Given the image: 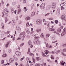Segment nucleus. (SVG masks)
<instances>
[{
	"mask_svg": "<svg viewBox=\"0 0 66 66\" xmlns=\"http://www.w3.org/2000/svg\"><path fill=\"white\" fill-rule=\"evenodd\" d=\"M2 13L3 14V15L2 16V17H4V13H3V12H2Z\"/></svg>",
	"mask_w": 66,
	"mask_h": 66,
	"instance_id": "nucleus-56",
	"label": "nucleus"
},
{
	"mask_svg": "<svg viewBox=\"0 0 66 66\" xmlns=\"http://www.w3.org/2000/svg\"><path fill=\"white\" fill-rule=\"evenodd\" d=\"M6 56H7V55H6V53L4 54L3 55H2V57H5Z\"/></svg>",
	"mask_w": 66,
	"mask_h": 66,
	"instance_id": "nucleus-26",
	"label": "nucleus"
},
{
	"mask_svg": "<svg viewBox=\"0 0 66 66\" xmlns=\"http://www.w3.org/2000/svg\"><path fill=\"white\" fill-rule=\"evenodd\" d=\"M49 48H52V46L51 45H50V46H49Z\"/></svg>",
	"mask_w": 66,
	"mask_h": 66,
	"instance_id": "nucleus-63",
	"label": "nucleus"
},
{
	"mask_svg": "<svg viewBox=\"0 0 66 66\" xmlns=\"http://www.w3.org/2000/svg\"><path fill=\"white\" fill-rule=\"evenodd\" d=\"M20 29V27L19 26H17L16 27V30H19Z\"/></svg>",
	"mask_w": 66,
	"mask_h": 66,
	"instance_id": "nucleus-24",
	"label": "nucleus"
},
{
	"mask_svg": "<svg viewBox=\"0 0 66 66\" xmlns=\"http://www.w3.org/2000/svg\"><path fill=\"white\" fill-rule=\"evenodd\" d=\"M47 62H51V61H50V60L49 59H47Z\"/></svg>",
	"mask_w": 66,
	"mask_h": 66,
	"instance_id": "nucleus-50",
	"label": "nucleus"
},
{
	"mask_svg": "<svg viewBox=\"0 0 66 66\" xmlns=\"http://www.w3.org/2000/svg\"><path fill=\"white\" fill-rule=\"evenodd\" d=\"M10 63H13V62H14V59L13 58H11L9 60V61Z\"/></svg>",
	"mask_w": 66,
	"mask_h": 66,
	"instance_id": "nucleus-15",
	"label": "nucleus"
},
{
	"mask_svg": "<svg viewBox=\"0 0 66 66\" xmlns=\"http://www.w3.org/2000/svg\"><path fill=\"white\" fill-rule=\"evenodd\" d=\"M18 14H19V13H21V10L20 9H19L18 10Z\"/></svg>",
	"mask_w": 66,
	"mask_h": 66,
	"instance_id": "nucleus-23",
	"label": "nucleus"
},
{
	"mask_svg": "<svg viewBox=\"0 0 66 66\" xmlns=\"http://www.w3.org/2000/svg\"><path fill=\"white\" fill-rule=\"evenodd\" d=\"M30 47L31 48H33V45H31Z\"/></svg>",
	"mask_w": 66,
	"mask_h": 66,
	"instance_id": "nucleus-59",
	"label": "nucleus"
},
{
	"mask_svg": "<svg viewBox=\"0 0 66 66\" xmlns=\"http://www.w3.org/2000/svg\"><path fill=\"white\" fill-rule=\"evenodd\" d=\"M1 26H2V29H4V24L3 23H1Z\"/></svg>",
	"mask_w": 66,
	"mask_h": 66,
	"instance_id": "nucleus-30",
	"label": "nucleus"
},
{
	"mask_svg": "<svg viewBox=\"0 0 66 66\" xmlns=\"http://www.w3.org/2000/svg\"><path fill=\"white\" fill-rule=\"evenodd\" d=\"M26 59L27 61H30V59L28 57H27Z\"/></svg>",
	"mask_w": 66,
	"mask_h": 66,
	"instance_id": "nucleus-52",
	"label": "nucleus"
},
{
	"mask_svg": "<svg viewBox=\"0 0 66 66\" xmlns=\"http://www.w3.org/2000/svg\"><path fill=\"white\" fill-rule=\"evenodd\" d=\"M10 31H7L6 33H7V34H9V33H10Z\"/></svg>",
	"mask_w": 66,
	"mask_h": 66,
	"instance_id": "nucleus-61",
	"label": "nucleus"
},
{
	"mask_svg": "<svg viewBox=\"0 0 66 66\" xmlns=\"http://www.w3.org/2000/svg\"><path fill=\"white\" fill-rule=\"evenodd\" d=\"M10 44V42H7V43H6L5 46L6 48H7L8 47H9V45Z\"/></svg>",
	"mask_w": 66,
	"mask_h": 66,
	"instance_id": "nucleus-17",
	"label": "nucleus"
},
{
	"mask_svg": "<svg viewBox=\"0 0 66 66\" xmlns=\"http://www.w3.org/2000/svg\"><path fill=\"white\" fill-rule=\"evenodd\" d=\"M48 46H49L48 44V43H47L46 45V48L47 49H48Z\"/></svg>",
	"mask_w": 66,
	"mask_h": 66,
	"instance_id": "nucleus-37",
	"label": "nucleus"
},
{
	"mask_svg": "<svg viewBox=\"0 0 66 66\" xmlns=\"http://www.w3.org/2000/svg\"><path fill=\"white\" fill-rule=\"evenodd\" d=\"M45 54H46V55L48 54V53H50V54H51V53H52V54H55V52L54 51H53L52 52H49V51H48V50H45Z\"/></svg>",
	"mask_w": 66,
	"mask_h": 66,
	"instance_id": "nucleus-4",
	"label": "nucleus"
},
{
	"mask_svg": "<svg viewBox=\"0 0 66 66\" xmlns=\"http://www.w3.org/2000/svg\"><path fill=\"white\" fill-rule=\"evenodd\" d=\"M36 60L37 61H39V60H40V58L38 57H36Z\"/></svg>",
	"mask_w": 66,
	"mask_h": 66,
	"instance_id": "nucleus-34",
	"label": "nucleus"
},
{
	"mask_svg": "<svg viewBox=\"0 0 66 66\" xmlns=\"http://www.w3.org/2000/svg\"><path fill=\"white\" fill-rule=\"evenodd\" d=\"M42 21L40 19H39L38 20L36 21V23L37 24H40L42 23Z\"/></svg>",
	"mask_w": 66,
	"mask_h": 66,
	"instance_id": "nucleus-5",
	"label": "nucleus"
},
{
	"mask_svg": "<svg viewBox=\"0 0 66 66\" xmlns=\"http://www.w3.org/2000/svg\"><path fill=\"white\" fill-rule=\"evenodd\" d=\"M66 16L65 15H63L61 17V18L62 20H63L65 19V18Z\"/></svg>",
	"mask_w": 66,
	"mask_h": 66,
	"instance_id": "nucleus-12",
	"label": "nucleus"
},
{
	"mask_svg": "<svg viewBox=\"0 0 66 66\" xmlns=\"http://www.w3.org/2000/svg\"><path fill=\"white\" fill-rule=\"evenodd\" d=\"M61 55H63V56H66V54H65L64 52H62L61 53Z\"/></svg>",
	"mask_w": 66,
	"mask_h": 66,
	"instance_id": "nucleus-20",
	"label": "nucleus"
},
{
	"mask_svg": "<svg viewBox=\"0 0 66 66\" xmlns=\"http://www.w3.org/2000/svg\"><path fill=\"white\" fill-rule=\"evenodd\" d=\"M51 7V6L50 5H48L47 7V9L48 11L50 10V9Z\"/></svg>",
	"mask_w": 66,
	"mask_h": 66,
	"instance_id": "nucleus-22",
	"label": "nucleus"
},
{
	"mask_svg": "<svg viewBox=\"0 0 66 66\" xmlns=\"http://www.w3.org/2000/svg\"><path fill=\"white\" fill-rule=\"evenodd\" d=\"M26 3V0H23V4H24Z\"/></svg>",
	"mask_w": 66,
	"mask_h": 66,
	"instance_id": "nucleus-47",
	"label": "nucleus"
},
{
	"mask_svg": "<svg viewBox=\"0 0 66 66\" xmlns=\"http://www.w3.org/2000/svg\"><path fill=\"white\" fill-rule=\"evenodd\" d=\"M25 19L26 20H30V18L28 16Z\"/></svg>",
	"mask_w": 66,
	"mask_h": 66,
	"instance_id": "nucleus-27",
	"label": "nucleus"
},
{
	"mask_svg": "<svg viewBox=\"0 0 66 66\" xmlns=\"http://www.w3.org/2000/svg\"><path fill=\"white\" fill-rule=\"evenodd\" d=\"M35 38H37V39H38V38H39V36L36 37H35Z\"/></svg>",
	"mask_w": 66,
	"mask_h": 66,
	"instance_id": "nucleus-57",
	"label": "nucleus"
},
{
	"mask_svg": "<svg viewBox=\"0 0 66 66\" xmlns=\"http://www.w3.org/2000/svg\"><path fill=\"white\" fill-rule=\"evenodd\" d=\"M31 53V52H30V51H28V52L27 53V54L28 53Z\"/></svg>",
	"mask_w": 66,
	"mask_h": 66,
	"instance_id": "nucleus-58",
	"label": "nucleus"
},
{
	"mask_svg": "<svg viewBox=\"0 0 66 66\" xmlns=\"http://www.w3.org/2000/svg\"><path fill=\"white\" fill-rule=\"evenodd\" d=\"M11 52V50H9L8 51V52L10 53Z\"/></svg>",
	"mask_w": 66,
	"mask_h": 66,
	"instance_id": "nucleus-60",
	"label": "nucleus"
},
{
	"mask_svg": "<svg viewBox=\"0 0 66 66\" xmlns=\"http://www.w3.org/2000/svg\"><path fill=\"white\" fill-rule=\"evenodd\" d=\"M21 39V36L19 37L16 39V40H19Z\"/></svg>",
	"mask_w": 66,
	"mask_h": 66,
	"instance_id": "nucleus-36",
	"label": "nucleus"
},
{
	"mask_svg": "<svg viewBox=\"0 0 66 66\" xmlns=\"http://www.w3.org/2000/svg\"><path fill=\"white\" fill-rule=\"evenodd\" d=\"M58 22H59V21L58 20H55V23L56 24H57Z\"/></svg>",
	"mask_w": 66,
	"mask_h": 66,
	"instance_id": "nucleus-35",
	"label": "nucleus"
},
{
	"mask_svg": "<svg viewBox=\"0 0 66 66\" xmlns=\"http://www.w3.org/2000/svg\"><path fill=\"white\" fill-rule=\"evenodd\" d=\"M26 30L27 34H30V31L29 30V29H26Z\"/></svg>",
	"mask_w": 66,
	"mask_h": 66,
	"instance_id": "nucleus-16",
	"label": "nucleus"
},
{
	"mask_svg": "<svg viewBox=\"0 0 66 66\" xmlns=\"http://www.w3.org/2000/svg\"><path fill=\"white\" fill-rule=\"evenodd\" d=\"M26 27H30V24L29 23V22H28L26 24Z\"/></svg>",
	"mask_w": 66,
	"mask_h": 66,
	"instance_id": "nucleus-31",
	"label": "nucleus"
},
{
	"mask_svg": "<svg viewBox=\"0 0 66 66\" xmlns=\"http://www.w3.org/2000/svg\"><path fill=\"white\" fill-rule=\"evenodd\" d=\"M56 3L55 2H53L52 3L51 5V7L52 9H55L56 7Z\"/></svg>",
	"mask_w": 66,
	"mask_h": 66,
	"instance_id": "nucleus-2",
	"label": "nucleus"
},
{
	"mask_svg": "<svg viewBox=\"0 0 66 66\" xmlns=\"http://www.w3.org/2000/svg\"><path fill=\"white\" fill-rule=\"evenodd\" d=\"M51 23L54 24V22H53L52 21H51Z\"/></svg>",
	"mask_w": 66,
	"mask_h": 66,
	"instance_id": "nucleus-62",
	"label": "nucleus"
},
{
	"mask_svg": "<svg viewBox=\"0 0 66 66\" xmlns=\"http://www.w3.org/2000/svg\"><path fill=\"white\" fill-rule=\"evenodd\" d=\"M1 64H4V60H3L1 61Z\"/></svg>",
	"mask_w": 66,
	"mask_h": 66,
	"instance_id": "nucleus-48",
	"label": "nucleus"
},
{
	"mask_svg": "<svg viewBox=\"0 0 66 66\" xmlns=\"http://www.w3.org/2000/svg\"><path fill=\"white\" fill-rule=\"evenodd\" d=\"M31 6L32 7H33V6H34V4H32L31 5Z\"/></svg>",
	"mask_w": 66,
	"mask_h": 66,
	"instance_id": "nucleus-54",
	"label": "nucleus"
},
{
	"mask_svg": "<svg viewBox=\"0 0 66 66\" xmlns=\"http://www.w3.org/2000/svg\"><path fill=\"white\" fill-rule=\"evenodd\" d=\"M4 34H2L1 35V37L2 38H3V37H4Z\"/></svg>",
	"mask_w": 66,
	"mask_h": 66,
	"instance_id": "nucleus-45",
	"label": "nucleus"
},
{
	"mask_svg": "<svg viewBox=\"0 0 66 66\" xmlns=\"http://www.w3.org/2000/svg\"><path fill=\"white\" fill-rule=\"evenodd\" d=\"M64 62V61H60V64L61 65H62L63 64V62Z\"/></svg>",
	"mask_w": 66,
	"mask_h": 66,
	"instance_id": "nucleus-33",
	"label": "nucleus"
},
{
	"mask_svg": "<svg viewBox=\"0 0 66 66\" xmlns=\"http://www.w3.org/2000/svg\"><path fill=\"white\" fill-rule=\"evenodd\" d=\"M56 14H58V15H60V10L59 9H57L56 11Z\"/></svg>",
	"mask_w": 66,
	"mask_h": 66,
	"instance_id": "nucleus-13",
	"label": "nucleus"
},
{
	"mask_svg": "<svg viewBox=\"0 0 66 66\" xmlns=\"http://www.w3.org/2000/svg\"><path fill=\"white\" fill-rule=\"evenodd\" d=\"M66 4V3L65 2H64L62 3L61 4H60V6L61 7H63V6H64L65 4Z\"/></svg>",
	"mask_w": 66,
	"mask_h": 66,
	"instance_id": "nucleus-18",
	"label": "nucleus"
},
{
	"mask_svg": "<svg viewBox=\"0 0 66 66\" xmlns=\"http://www.w3.org/2000/svg\"><path fill=\"white\" fill-rule=\"evenodd\" d=\"M65 10V7H62L61 8V10L62 11H63V10Z\"/></svg>",
	"mask_w": 66,
	"mask_h": 66,
	"instance_id": "nucleus-41",
	"label": "nucleus"
},
{
	"mask_svg": "<svg viewBox=\"0 0 66 66\" xmlns=\"http://www.w3.org/2000/svg\"><path fill=\"white\" fill-rule=\"evenodd\" d=\"M42 55L43 56V57H46V55L44 53H43L42 54Z\"/></svg>",
	"mask_w": 66,
	"mask_h": 66,
	"instance_id": "nucleus-44",
	"label": "nucleus"
},
{
	"mask_svg": "<svg viewBox=\"0 0 66 66\" xmlns=\"http://www.w3.org/2000/svg\"><path fill=\"white\" fill-rule=\"evenodd\" d=\"M49 36H50L49 34H46V37H49Z\"/></svg>",
	"mask_w": 66,
	"mask_h": 66,
	"instance_id": "nucleus-38",
	"label": "nucleus"
},
{
	"mask_svg": "<svg viewBox=\"0 0 66 66\" xmlns=\"http://www.w3.org/2000/svg\"><path fill=\"white\" fill-rule=\"evenodd\" d=\"M57 31V32H59V33H61V29L60 28H58Z\"/></svg>",
	"mask_w": 66,
	"mask_h": 66,
	"instance_id": "nucleus-29",
	"label": "nucleus"
},
{
	"mask_svg": "<svg viewBox=\"0 0 66 66\" xmlns=\"http://www.w3.org/2000/svg\"><path fill=\"white\" fill-rule=\"evenodd\" d=\"M40 37H42V38H44V34H43V33H42L40 35Z\"/></svg>",
	"mask_w": 66,
	"mask_h": 66,
	"instance_id": "nucleus-25",
	"label": "nucleus"
},
{
	"mask_svg": "<svg viewBox=\"0 0 66 66\" xmlns=\"http://www.w3.org/2000/svg\"><path fill=\"white\" fill-rule=\"evenodd\" d=\"M53 33H56V34H57V35H58L59 36L60 35V34H59V33H58L57 32H56V31H54Z\"/></svg>",
	"mask_w": 66,
	"mask_h": 66,
	"instance_id": "nucleus-32",
	"label": "nucleus"
},
{
	"mask_svg": "<svg viewBox=\"0 0 66 66\" xmlns=\"http://www.w3.org/2000/svg\"><path fill=\"white\" fill-rule=\"evenodd\" d=\"M29 55H30L31 56H34V54L32 53L30 54Z\"/></svg>",
	"mask_w": 66,
	"mask_h": 66,
	"instance_id": "nucleus-39",
	"label": "nucleus"
},
{
	"mask_svg": "<svg viewBox=\"0 0 66 66\" xmlns=\"http://www.w3.org/2000/svg\"><path fill=\"white\" fill-rule=\"evenodd\" d=\"M49 14H50V13H47V14H46L44 16L45 17H46V16H48V15H49Z\"/></svg>",
	"mask_w": 66,
	"mask_h": 66,
	"instance_id": "nucleus-40",
	"label": "nucleus"
},
{
	"mask_svg": "<svg viewBox=\"0 0 66 66\" xmlns=\"http://www.w3.org/2000/svg\"><path fill=\"white\" fill-rule=\"evenodd\" d=\"M28 45H31L32 44V43L31 42V40H29L28 41Z\"/></svg>",
	"mask_w": 66,
	"mask_h": 66,
	"instance_id": "nucleus-19",
	"label": "nucleus"
},
{
	"mask_svg": "<svg viewBox=\"0 0 66 66\" xmlns=\"http://www.w3.org/2000/svg\"><path fill=\"white\" fill-rule=\"evenodd\" d=\"M12 25L14 26L15 24V20L14 19H13L12 22Z\"/></svg>",
	"mask_w": 66,
	"mask_h": 66,
	"instance_id": "nucleus-14",
	"label": "nucleus"
},
{
	"mask_svg": "<svg viewBox=\"0 0 66 66\" xmlns=\"http://www.w3.org/2000/svg\"><path fill=\"white\" fill-rule=\"evenodd\" d=\"M62 51L63 52H66V50L65 49H63Z\"/></svg>",
	"mask_w": 66,
	"mask_h": 66,
	"instance_id": "nucleus-49",
	"label": "nucleus"
},
{
	"mask_svg": "<svg viewBox=\"0 0 66 66\" xmlns=\"http://www.w3.org/2000/svg\"><path fill=\"white\" fill-rule=\"evenodd\" d=\"M25 34L26 33L25 32V31H23L22 32H21V34H20V35H23L22 36L24 37H25V36H26Z\"/></svg>",
	"mask_w": 66,
	"mask_h": 66,
	"instance_id": "nucleus-10",
	"label": "nucleus"
},
{
	"mask_svg": "<svg viewBox=\"0 0 66 66\" xmlns=\"http://www.w3.org/2000/svg\"><path fill=\"white\" fill-rule=\"evenodd\" d=\"M66 45V42L63 45V47H65Z\"/></svg>",
	"mask_w": 66,
	"mask_h": 66,
	"instance_id": "nucleus-51",
	"label": "nucleus"
},
{
	"mask_svg": "<svg viewBox=\"0 0 66 66\" xmlns=\"http://www.w3.org/2000/svg\"><path fill=\"white\" fill-rule=\"evenodd\" d=\"M14 13V10H11V14H13Z\"/></svg>",
	"mask_w": 66,
	"mask_h": 66,
	"instance_id": "nucleus-46",
	"label": "nucleus"
},
{
	"mask_svg": "<svg viewBox=\"0 0 66 66\" xmlns=\"http://www.w3.org/2000/svg\"><path fill=\"white\" fill-rule=\"evenodd\" d=\"M33 43L36 45H39L40 44V41L39 39L36 40L35 41L33 42Z\"/></svg>",
	"mask_w": 66,
	"mask_h": 66,
	"instance_id": "nucleus-1",
	"label": "nucleus"
},
{
	"mask_svg": "<svg viewBox=\"0 0 66 66\" xmlns=\"http://www.w3.org/2000/svg\"><path fill=\"white\" fill-rule=\"evenodd\" d=\"M18 8H20V5H19L17 7Z\"/></svg>",
	"mask_w": 66,
	"mask_h": 66,
	"instance_id": "nucleus-64",
	"label": "nucleus"
},
{
	"mask_svg": "<svg viewBox=\"0 0 66 66\" xmlns=\"http://www.w3.org/2000/svg\"><path fill=\"white\" fill-rule=\"evenodd\" d=\"M35 12H33L31 13V14L30 15V16L31 17H33L34 15H35Z\"/></svg>",
	"mask_w": 66,
	"mask_h": 66,
	"instance_id": "nucleus-11",
	"label": "nucleus"
},
{
	"mask_svg": "<svg viewBox=\"0 0 66 66\" xmlns=\"http://www.w3.org/2000/svg\"><path fill=\"white\" fill-rule=\"evenodd\" d=\"M42 30H41V29H37V30H36V32H39V31H40V32H41V31Z\"/></svg>",
	"mask_w": 66,
	"mask_h": 66,
	"instance_id": "nucleus-43",
	"label": "nucleus"
},
{
	"mask_svg": "<svg viewBox=\"0 0 66 66\" xmlns=\"http://www.w3.org/2000/svg\"><path fill=\"white\" fill-rule=\"evenodd\" d=\"M15 64L16 66H17V65H18V63L17 62H16L15 63Z\"/></svg>",
	"mask_w": 66,
	"mask_h": 66,
	"instance_id": "nucleus-53",
	"label": "nucleus"
},
{
	"mask_svg": "<svg viewBox=\"0 0 66 66\" xmlns=\"http://www.w3.org/2000/svg\"><path fill=\"white\" fill-rule=\"evenodd\" d=\"M24 45V43H23L21 44L20 45V47H22V46Z\"/></svg>",
	"mask_w": 66,
	"mask_h": 66,
	"instance_id": "nucleus-42",
	"label": "nucleus"
},
{
	"mask_svg": "<svg viewBox=\"0 0 66 66\" xmlns=\"http://www.w3.org/2000/svg\"><path fill=\"white\" fill-rule=\"evenodd\" d=\"M3 12L5 14H7L8 13H9V11L8 10H7V9H4L3 10Z\"/></svg>",
	"mask_w": 66,
	"mask_h": 66,
	"instance_id": "nucleus-8",
	"label": "nucleus"
},
{
	"mask_svg": "<svg viewBox=\"0 0 66 66\" xmlns=\"http://www.w3.org/2000/svg\"><path fill=\"white\" fill-rule=\"evenodd\" d=\"M33 65V62H32L31 63L30 66H32Z\"/></svg>",
	"mask_w": 66,
	"mask_h": 66,
	"instance_id": "nucleus-55",
	"label": "nucleus"
},
{
	"mask_svg": "<svg viewBox=\"0 0 66 66\" xmlns=\"http://www.w3.org/2000/svg\"><path fill=\"white\" fill-rule=\"evenodd\" d=\"M8 21V19H7V17H5V23H6V22L7 21Z\"/></svg>",
	"mask_w": 66,
	"mask_h": 66,
	"instance_id": "nucleus-28",
	"label": "nucleus"
},
{
	"mask_svg": "<svg viewBox=\"0 0 66 66\" xmlns=\"http://www.w3.org/2000/svg\"><path fill=\"white\" fill-rule=\"evenodd\" d=\"M15 54L18 56H20L21 55V53L20 52L16 51L15 52Z\"/></svg>",
	"mask_w": 66,
	"mask_h": 66,
	"instance_id": "nucleus-9",
	"label": "nucleus"
},
{
	"mask_svg": "<svg viewBox=\"0 0 66 66\" xmlns=\"http://www.w3.org/2000/svg\"><path fill=\"white\" fill-rule=\"evenodd\" d=\"M66 33V29L64 28L63 30V32L61 34V36H63V35H64Z\"/></svg>",
	"mask_w": 66,
	"mask_h": 66,
	"instance_id": "nucleus-7",
	"label": "nucleus"
},
{
	"mask_svg": "<svg viewBox=\"0 0 66 66\" xmlns=\"http://www.w3.org/2000/svg\"><path fill=\"white\" fill-rule=\"evenodd\" d=\"M49 23H48L47 26V29H48V30L50 31H55V29L54 28H50L49 29L48 28L49 27Z\"/></svg>",
	"mask_w": 66,
	"mask_h": 66,
	"instance_id": "nucleus-3",
	"label": "nucleus"
},
{
	"mask_svg": "<svg viewBox=\"0 0 66 66\" xmlns=\"http://www.w3.org/2000/svg\"><path fill=\"white\" fill-rule=\"evenodd\" d=\"M40 7L42 10L44 9L45 8V4L44 3L42 4L40 6Z\"/></svg>",
	"mask_w": 66,
	"mask_h": 66,
	"instance_id": "nucleus-6",
	"label": "nucleus"
},
{
	"mask_svg": "<svg viewBox=\"0 0 66 66\" xmlns=\"http://www.w3.org/2000/svg\"><path fill=\"white\" fill-rule=\"evenodd\" d=\"M40 64L39 63H37L35 64V66H40Z\"/></svg>",
	"mask_w": 66,
	"mask_h": 66,
	"instance_id": "nucleus-21",
	"label": "nucleus"
}]
</instances>
